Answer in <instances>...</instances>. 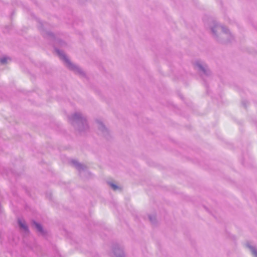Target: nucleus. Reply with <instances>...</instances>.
<instances>
[{
    "label": "nucleus",
    "instance_id": "obj_1",
    "mask_svg": "<svg viewBox=\"0 0 257 257\" xmlns=\"http://www.w3.org/2000/svg\"><path fill=\"white\" fill-rule=\"evenodd\" d=\"M56 52L58 55L59 56L60 58L62 59L65 63V65L67 66V67H68L69 69L74 70L76 72H81L80 69L72 64L69 60L67 58V57L63 54V52L59 50H56Z\"/></svg>",
    "mask_w": 257,
    "mask_h": 257
},
{
    "label": "nucleus",
    "instance_id": "obj_2",
    "mask_svg": "<svg viewBox=\"0 0 257 257\" xmlns=\"http://www.w3.org/2000/svg\"><path fill=\"white\" fill-rule=\"evenodd\" d=\"M70 121L74 125L75 123L80 125L83 123L84 120L81 117L80 114L75 113L70 118Z\"/></svg>",
    "mask_w": 257,
    "mask_h": 257
},
{
    "label": "nucleus",
    "instance_id": "obj_3",
    "mask_svg": "<svg viewBox=\"0 0 257 257\" xmlns=\"http://www.w3.org/2000/svg\"><path fill=\"white\" fill-rule=\"evenodd\" d=\"M212 31L214 35L216 34H220L224 32V30L222 26L219 24H216L212 28Z\"/></svg>",
    "mask_w": 257,
    "mask_h": 257
},
{
    "label": "nucleus",
    "instance_id": "obj_4",
    "mask_svg": "<svg viewBox=\"0 0 257 257\" xmlns=\"http://www.w3.org/2000/svg\"><path fill=\"white\" fill-rule=\"evenodd\" d=\"M195 68L197 69L198 70L202 71V72H204L205 73H206L207 68H206V66L203 65L200 62H197L195 64Z\"/></svg>",
    "mask_w": 257,
    "mask_h": 257
},
{
    "label": "nucleus",
    "instance_id": "obj_5",
    "mask_svg": "<svg viewBox=\"0 0 257 257\" xmlns=\"http://www.w3.org/2000/svg\"><path fill=\"white\" fill-rule=\"evenodd\" d=\"M113 255L115 257H124L122 250L119 248L113 250Z\"/></svg>",
    "mask_w": 257,
    "mask_h": 257
},
{
    "label": "nucleus",
    "instance_id": "obj_6",
    "mask_svg": "<svg viewBox=\"0 0 257 257\" xmlns=\"http://www.w3.org/2000/svg\"><path fill=\"white\" fill-rule=\"evenodd\" d=\"M33 226L35 227V228H36L39 232L42 233V232H43L42 227L40 224L34 222L33 223Z\"/></svg>",
    "mask_w": 257,
    "mask_h": 257
},
{
    "label": "nucleus",
    "instance_id": "obj_7",
    "mask_svg": "<svg viewBox=\"0 0 257 257\" xmlns=\"http://www.w3.org/2000/svg\"><path fill=\"white\" fill-rule=\"evenodd\" d=\"M19 224L20 226L24 230L27 231L28 228L27 226L26 225L25 221H23L22 220H19Z\"/></svg>",
    "mask_w": 257,
    "mask_h": 257
},
{
    "label": "nucleus",
    "instance_id": "obj_8",
    "mask_svg": "<svg viewBox=\"0 0 257 257\" xmlns=\"http://www.w3.org/2000/svg\"><path fill=\"white\" fill-rule=\"evenodd\" d=\"M97 126L102 132H103L104 130H105V127L101 122L99 121L97 122Z\"/></svg>",
    "mask_w": 257,
    "mask_h": 257
},
{
    "label": "nucleus",
    "instance_id": "obj_9",
    "mask_svg": "<svg viewBox=\"0 0 257 257\" xmlns=\"http://www.w3.org/2000/svg\"><path fill=\"white\" fill-rule=\"evenodd\" d=\"M8 59V58L4 57L0 59V61L2 64H5L7 62Z\"/></svg>",
    "mask_w": 257,
    "mask_h": 257
},
{
    "label": "nucleus",
    "instance_id": "obj_10",
    "mask_svg": "<svg viewBox=\"0 0 257 257\" xmlns=\"http://www.w3.org/2000/svg\"><path fill=\"white\" fill-rule=\"evenodd\" d=\"M110 185L114 190H116L118 188L117 186L113 184H110Z\"/></svg>",
    "mask_w": 257,
    "mask_h": 257
},
{
    "label": "nucleus",
    "instance_id": "obj_11",
    "mask_svg": "<svg viewBox=\"0 0 257 257\" xmlns=\"http://www.w3.org/2000/svg\"><path fill=\"white\" fill-rule=\"evenodd\" d=\"M252 252H253V254H254L255 256H257V252H256V251L253 250V251H252Z\"/></svg>",
    "mask_w": 257,
    "mask_h": 257
}]
</instances>
